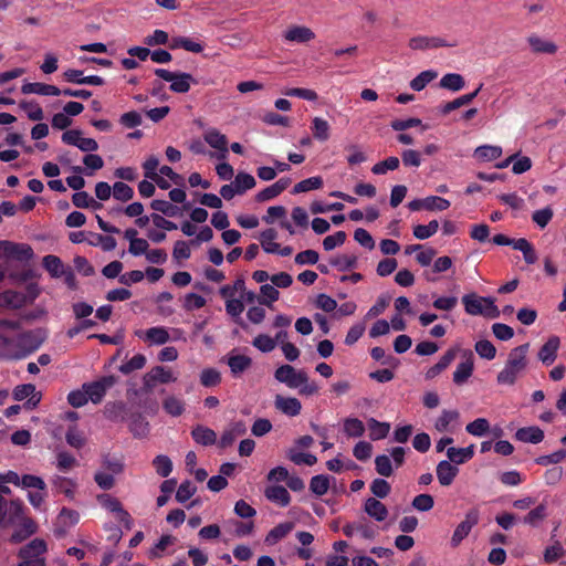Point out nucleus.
Masks as SVG:
<instances>
[{"mask_svg":"<svg viewBox=\"0 0 566 566\" xmlns=\"http://www.w3.org/2000/svg\"><path fill=\"white\" fill-rule=\"evenodd\" d=\"M530 345L523 344L510 350L504 367L496 376L499 385L513 386L525 373Z\"/></svg>","mask_w":566,"mask_h":566,"instance_id":"1","label":"nucleus"},{"mask_svg":"<svg viewBox=\"0 0 566 566\" xmlns=\"http://www.w3.org/2000/svg\"><path fill=\"white\" fill-rule=\"evenodd\" d=\"M464 310L470 315H482L489 318L500 316V310L492 297L479 296L474 293L467 294L462 297Z\"/></svg>","mask_w":566,"mask_h":566,"instance_id":"2","label":"nucleus"},{"mask_svg":"<svg viewBox=\"0 0 566 566\" xmlns=\"http://www.w3.org/2000/svg\"><path fill=\"white\" fill-rule=\"evenodd\" d=\"M13 340L7 336L0 335V355L8 359H19L31 352L39 348L40 343L34 339L32 332H25L18 336L17 344L20 348H28L27 352H23L21 354L19 353H11L10 347L12 346Z\"/></svg>","mask_w":566,"mask_h":566,"instance_id":"3","label":"nucleus"},{"mask_svg":"<svg viewBox=\"0 0 566 566\" xmlns=\"http://www.w3.org/2000/svg\"><path fill=\"white\" fill-rule=\"evenodd\" d=\"M46 552V544L43 539L34 538L29 544L20 548L18 566H44L43 554Z\"/></svg>","mask_w":566,"mask_h":566,"instance_id":"4","label":"nucleus"},{"mask_svg":"<svg viewBox=\"0 0 566 566\" xmlns=\"http://www.w3.org/2000/svg\"><path fill=\"white\" fill-rule=\"evenodd\" d=\"M159 78L170 82V91L175 93H187L191 87V83H197L190 73L170 72L165 69H156L154 72Z\"/></svg>","mask_w":566,"mask_h":566,"instance_id":"5","label":"nucleus"},{"mask_svg":"<svg viewBox=\"0 0 566 566\" xmlns=\"http://www.w3.org/2000/svg\"><path fill=\"white\" fill-rule=\"evenodd\" d=\"M23 502L19 499L10 502L0 495V526H8L15 523L23 514Z\"/></svg>","mask_w":566,"mask_h":566,"instance_id":"6","label":"nucleus"},{"mask_svg":"<svg viewBox=\"0 0 566 566\" xmlns=\"http://www.w3.org/2000/svg\"><path fill=\"white\" fill-rule=\"evenodd\" d=\"M480 512L478 509H471L465 513L464 520L455 527L450 544L458 547L460 543L470 534L471 530L479 523Z\"/></svg>","mask_w":566,"mask_h":566,"instance_id":"7","label":"nucleus"},{"mask_svg":"<svg viewBox=\"0 0 566 566\" xmlns=\"http://www.w3.org/2000/svg\"><path fill=\"white\" fill-rule=\"evenodd\" d=\"M115 381L114 376H104L98 380L84 384L82 388L86 391L88 400L93 403H99L106 395L107 389L113 387Z\"/></svg>","mask_w":566,"mask_h":566,"instance_id":"8","label":"nucleus"},{"mask_svg":"<svg viewBox=\"0 0 566 566\" xmlns=\"http://www.w3.org/2000/svg\"><path fill=\"white\" fill-rule=\"evenodd\" d=\"M275 379L287 387L296 389L306 382V373L296 370L291 365H282L275 370Z\"/></svg>","mask_w":566,"mask_h":566,"instance_id":"9","label":"nucleus"},{"mask_svg":"<svg viewBox=\"0 0 566 566\" xmlns=\"http://www.w3.org/2000/svg\"><path fill=\"white\" fill-rule=\"evenodd\" d=\"M97 500L104 509H106L109 512L115 513L117 520L120 523H124L128 530L132 527V524H133L132 516L126 510L123 509V505L118 499L105 493V494L98 495Z\"/></svg>","mask_w":566,"mask_h":566,"instance_id":"10","label":"nucleus"},{"mask_svg":"<svg viewBox=\"0 0 566 566\" xmlns=\"http://www.w3.org/2000/svg\"><path fill=\"white\" fill-rule=\"evenodd\" d=\"M0 251H2L6 256L18 261H28L33 258V250L27 243H14L2 240L0 241Z\"/></svg>","mask_w":566,"mask_h":566,"instance_id":"11","label":"nucleus"},{"mask_svg":"<svg viewBox=\"0 0 566 566\" xmlns=\"http://www.w3.org/2000/svg\"><path fill=\"white\" fill-rule=\"evenodd\" d=\"M285 42L306 44L315 39L314 31L305 25H291L282 34Z\"/></svg>","mask_w":566,"mask_h":566,"instance_id":"12","label":"nucleus"},{"mask_svg":"<svg viewBox=\"0 0 566 566\" xmlns=\"http://www.w3.org/2000/svg\"><path fill=\"white\" fill-rule=\"evenodd\" d=\"M143 380L145 390L149 391L156 386V384H168L174 381L175 378L172 373L166 367L156 366L144 376Z\"/></svg>","mask_w":566,"mask_h":566,"instance_id":"13","label":"nucleus"},{"mask_svg":"<svg viewBox=\"0 0 566 566\" xmlns=\"http://www.w3.org/2000/svg\"><path fill=\"white\" fill-rule=\"evenodd\" d=\"M463 356L464 359L457 365L453 373V382L458 386L465 384L472 376L474 369V357L472 352L467 350Z\"/></svg>","mask_w":566,"mask_h":566,"instance_id":"14","label":"nucleus"},{"mask_svg":"<svg viewBox=\"0 0 566 566\" xmlns=\"http://www.w3.org/2000/svg\"><path fill=\"white\" fill-rule=\"evenodd\" d=\"M409 48L411 50H431V49H438L442 46H451V44L447 43L443 39L438 36H424V35H418L413 36L409 40L408 43Z\"/></svg>","mask_w":566,"mask_h":566,"instance_id":"15","label":"nucleus"},{"mask_svg":"<svg viewBox=\"0 0 566 566\" xmlns=\"http://www.w3.org/2000/svg\"><path fill=\"white\" fill-rule=\"evenodd\" d=\"M560 345V339L558 336H551L547 342L541 347L538 350V359L546 366L552 365L556 357L557 352Z\"/></svg>","mask_w":566,"mask_h":566,"instance_id":"16","label":"nucleus"},{"mask_svg":"<svg viewBox=\"0 0 566 566\" xmlns=\"http://www.w3.org/2000/svg\"><path fill=\"white\" fill-rule=\"evenodd\" d=\"M128 428L134 438L142 439L149 433V422L140 412H132L128 416Z\"/></svg>","mask_w":566,"mask_h":566,"instance_id":"17","label":"nucleus"},{"mask_svg":"<svg viewBox=\"0 0 566 566\" xmlns=\"http://www.w3.org/2000/svg\"><path fill=\"white\" fill-rule=\"evenodd\" d=\"M129 413L127 405L123 401L108 402L104 410L105 417L113 422L127 421Z\"/></svg>","mask_w":566,"mask_h":566,"instance_id":"18","label":"nucleus"},{"mask_svg":"<svg viewBox=\"0 0 566 566\" xmlns=\"http://www.w3.org/2000/svg\"><path fill=\"white\" fill-rule=\"evenodd\" d=\"M280 292L279 290L271 283H265L260 287V294L255 296L253 293H250V305L258 300V302L262 305H266L269 307L279 300Z\"/></svg>","mask_w":566,"mask_h":566,"instance_id":"19","label":"nucleus"},{"mask_svg":"<svg viewBox=\"0 0 566 566\" xmlns=\"http://www.w3.org/2000/svg\"><path fill=\"white\" fill-rule=\"evenodd\" d=\"M23 94H38L43 96H59L61 95V88L55 85L44 83H24L21 87Z\"/></svg>","mask_w":566,"mask_h":566,"instance_id":"20","label":"nucleus"},{"mask_svg":"<svg viewBox=\"0 0 566 566\" xmlns=\"http://www.w3.org/2000/svg\"><path fill=\"white\" fill-rule=\"evenodd\" d=\"M482 86H483V84H480L475 91L464 94V95H461V96L457 97L455 99L448 102L444 105H441L440 109H439L440 113L442 115H447V114L451 113L452 111H455L464 105L470 104L478 96V94L482 90Z\"/></svg>","mask_w":566,"mask_h":566,"instance_id":"21","label":"nucleus"},{"mask_svg":"<svg viewBox=\"0 0 566 566\" xmlns=\"http://www.w3.org/2000/svg\"><path fill=\"white\" fill-rule=\"evenodd\" d=\"M365 513L377 522H382L388 516V510L380 501L368 497L364 504Z\"/></svg>","mask_w":566,"mask_h":566,"instance_id":"22","label":"nucleus"},{"mask_svg":"<svg viewBox=\"0 0 566 566\" xmlns=\"http://www.w3.org/2000/svg\"><path fill=\"white\" fill-rule=\"evenodd\" d=\"M275 407L286 416L295 417L301 412V402L293 397L276 396Z\"/></svg>","mask_w":566,"mask_h":566,"instance_id":"23","label":"nucleus"},{"mask_svg":"<svg viewBox=\"0 0 566 566\" xmlns=\"http://www.w3.org/2000/svg\"><path fill=\"white\" fill-rule=\"evenodd\" d=\"M22 521L12 533L10 541L12 543H21L36 532V524L31 518L20 517Z\"/></svg>","mask_w":566,"mask_h":566,"instance_id":"24","label":"nucleus"},{"mask_svg":"<svg viewBox=\"0 0 566 566\" xmlns=\"http://www.w3.org/2000/svg\"><path fill=\"white\" fill-rule=\"evenodd\" d=\"M459 470L452 465L449 461H440L437 465V478L439 483L443 486L450 485L457 476Z\"/></svg>","mask_w":566,"mask_h":566,"instance_id":"25","label":"nucleus"},{"mask_svg":"<svg viewBox=\"0 0 566 566\" xmlns=\"http://www.w3.org/2000/svg\"><path fill=\"white\" fill-rule=\"evenodd\" d=\"M455 356H457V349L451 348V349L447 350L440 357L439 361L426 371V378L427 379L436 378L440 373H442L446 368L449 367V365L454 360Z\"/></svg>","mask_w":566,"mask_h":566,"instance_id":"26","label":"nucleus"},{"mask_svg":"<svg viewBox=\"0 0 566 566\" xmlns=\"http://www.w3.org/2000/svg\"><path fill=\"white\" fill-rule=\"evenodd\" d=\"M515 438L525 443H539L544 439V431L535 426L524 427L515 432Z\"/></svg>","mask_w":566,"mask_h":566,"instance_id":"27","label":"nucleus"},{"mask_svg":"<svg viewBox=\"0 0 566 566\" xmlns=\"http://www.w3.org/2000/svg\"><path fill=\"white\" fill-rule=\"evenodd\" d=\"M191 437L197 443L205 447L212 446L217 441L216 432L212 429L201 424H198L192 429Z\"/></svg>","mask_w":566,"mask_h":566,"instance_id":"28","label":"nucleus"},{"mask_svg":"<svg viewBox=\"0 0 566 566\" xmlns=\"http://www.w3.org/2000/svg\"><path fill=\"white\" fill-rule=\"evenodd\" d=\"M474 455V446L471 444L467 448H449L447 450V457L450 463L454 462L455 464H462L469 460H471Z\"/></svg>","mask_w":566,"mask_h":566,"instance_id":"29","label":"nucleus"},{"mask_svg":"<svg viewBox=\"0 0 566 566\" xmlns=\"http://www.w3.org/2000/svg\"><path fill=\"white\" fill-rule=\"evenodd\" d=\"M265 496L268 500L279 504L280 506H287L291 501L290 493L282 485H271L266 488Z\"/></svg>","mask_w":566,"mask_h":566,"instance_id":"30","label":"nucleus"},{"mask_svg":"<svg viewBox=\"0 0 566 566\" xmlns=\"http://www.w3.org/2000/svg\"><path fill=\"white\" fill-rule=\"evenodd\" d=\"M367 426L369 429V437L374 441L385 439L390 431V423L380 422L375 418L368 419Z\"/></svg>","mask_w":566,"mask_h":566,"instance_id":"31","label":"nucleus"},{"mask_svg":"<svg viewBox=\"0 0 566 566\" xmlns=\"http://www.w3.org/2000/svg\"><path fill=\"white\" fill-rule=\"evenodd\" d=\"M42 264L52 277H61L63 271L66 269L62 260L53 254L45 255L42 260Z\"/></svg>","mask_w":566,"mask_h":566,"instance_id":"32","label":"nucleus"},{"mask_svg":"<svg viewBox=\"0 0 566 566\" xmlns=\"http://www.w3.org/2000/svg\"><path fill=\"white\" fill-rule=\"evenodd\" d=\"M439 85L444 90L458 92L464 87L465 82L461 74L448 73L441 77Z\"/></svg>","mask_w":566,"mask_h":566,"instance_id":"33","label":"nucleus"},{"mask_svg":"<svg viewBox=\"0 0 566 566\" xmlns=\"http://www.w3.org/2000/svg\"><path fill=\"white\" fill-rule=\"evenodd\" d=\"M294 527V524L292 522H285L276 525L274 528H272L266 537L265 542L269 545H273L284 538Z\"/></svg>","mask_w":566,"mask_h":566,"instance_id":"34","label":"nucleus"},{"mask_svg":"<svg viewBox=\"0 0 566 566\" xmlns=\"http://www.w3.org/2000/svg\"><path fill=\"white\" fill-rule=\"evenodd\" d=\"M528 44L535 53L554 54L557 51L555 43L544 40L539 36L532 35L527 39Z\"/></svg>","mask_w":566,"mask_h":566,"instance_id":"35","label":"nucleus"},{"mask_svg":"<svg viewBox=\"0 0 566 566\" xmlns=\"http://www.w3.org/2000/svg\"><path fill=\"white\" fill-rule=\"evenodd\" d=\"M502 148L500 146L483 145L475 149L474 156L482 161H491L500 158Z\"/></svg>","mask_w":566,"mask_h":566,"instance_id":"36","label":"nucleus"},{"mask_svg":"<svg viewBox=\"0 0 566 566\" xmlns=\"http://www.w3.org/2000/svg\"><path fill=\"white\" fill-rule=\"evenodd\" d=\"M514 249L523 253L524 261L527 264H534L537 261V254L534 250V247L526 239H516Z\"/></svg>","mask_w":566,"mask_h":566,"instance_id":"37","label":"nucleus"},{"mask_svg":"<svg viewBox=\"0 0 566 566\" xmlns=\"http://www.w3.org/2000/svg\"><path fill=\"white\" fill-rule=\"evenodd\" d=\"M438 76V73L432 70H427L418 74L410 82V87L416 91H422L430 82H432Z\"/></svg>","mask_w":566,"mask_h":566,"instance_id":"38","label":"nucleus"},{"mask_svg":"<svg viewBox=\"0 0 566 566\" xmlns=\"http://www.w3.org/2000/svg\"><path fill=\"white\" fill-rule=\"evenodd\" d=\"M145 338L153 344L164 345L169 340V334L165 327H150L145 332Z\"/></svg>","mask_w":566,"mask_h":566,"instance_id":"39","label":"nucleus"},{"mask_svg":"<svg viewBox=\"0 0 566 566\" xmlns=\"http://www.w3.org/2000/svg\"><path fill=\"white\" fill-rule=\"evenodd\" d=\"M224 533L229 535V538L243 537L248 535V523L230 520L224 524Z\"/></svg>","mask_w":566,"mask_h":566,"instance_id":"40","label":"nucleus"},{"mask_svg":"<svg viewBox=\"0 0 566 566\" xmlns=\"http://www.w3.org/2000/svg\"><path fill=\"white\" fill-rule=\"evenodd\" d=\"M344 432L350 438H359L365 432V426L357 418H346L344 420Z\"/></svg>","mask_w":566,"mask_h":566,"instance_id":"41","label":"nucleus"},{"mask_svg":"<svg viewBox=\"0 0 566 566\" xmlns=\"http://www.w3.org/2000/svg\"><path fill=\"white\" fill-rule=\"evenodd\" d=\"M490 430V422L485 418H478L465 427V431L474 437H483Z\"/></svg>","mask_w":566,"mask_h":566,"instance_id":"42","label":"nucleus"},{"mask_svg":"<svg viewBox=\"0 0 566 566\" xmlns=\"http://www.w3.org/2000/svg\"><path fill=\"white\" fill-rule=\"evenodd\" d=\"M312 123L313 136L319 142L327 140L329 138V124L327 120L321 117H314Z\"/></svg>","mask_w":566,"mask_h":566,"instance_id":"43","label":"nucleus"},{"mask_svg":"<svg viewBox=\"0 0 566 566\" xmlns=\"http://www.w3.org/2000/svg\"><path fill=\"white\" fill-rule=\"evenodd\" d=\"M276 232L273 229H268L261 233L260 242L262 248L268 253H275L279 251L280 244L275 242Z\"/></svg>","mask_w":566,"mask_h":566,"instance_id":"44","label":"nucleus"},{"mask_svg":"<svg viewBox=\"0 0 566 566\" xmlns=\"http://www.w3.org/2000/svg\"><path fill=\"white\" fill-rule=\"evenodd\" d=\"M343 532L348 537L353 536L355 533H360L365 538H371L374 537L375 534L374 530L370 526L365 525L360 522L346 524L343 527Z\"/></svg>","mask_w":566,"mask_h":566,"instance_id":"45","label":"nucleus"},{"mask_svg":"<svg viewBox=\"0 0 566 566\" xmlns=\"http://www.w3.org/2000/svg\"><path fill=\"white\" fill-rule=\"evenodd\" d=\"M146 365V357L143 354L134 355L129 360L119 366V371L129 375L135 370L142 369Z\"/></svg>","mask_w":566,"mask_h":566,"instance_id":"46","label":"nucleus"},{"mask_svg":"<svg viewBox=\"0 0 566 566\" xmlns=\"http://www.w3.org/2000/svg\"><path fill=\"white\" fill-rule=\"evenodd\" d=\"M164 410L172 417L180 416L185 410V403L175 396L167 397L163 402Z\"/></svg>","mask_w":566,"mask_h":566,"instance_id":"47","label":"nucleus"},{"mask_svg":"<svg viewBox=\"0 0 566 566\" xmlns=\"http://www.w3.org/2000/svg\"><path fill=\"white\" fill-rule=\"evenodd\" d=\"M205 139L212 148L227 151V138L220 132L211 129L206 133Z\"/></svg>","mask_w":566,"mask_h":566,"instance_id":"48","label":"nucleus"},{"mask_svg":"<svg viewBox=\"0 0 566 566\" xmlns=\"http://www.w3.org/2000/svg\"><path fill=\"white\" fill-rule=\"evenodd\" d=\"M439 229L437 220L430 221L428 224H418L413 227V235L419 240H426L432 237Z\"/></svg>","mask_w":566,"mask_h":566,"instance_id":"49","label":"nucleus"},{"mask_svg":"<svg viewBox=\"0 0 566 566\" xmlns=\"http://www.w3.org/2000/svg\"><path fill=\"white\" fill-rule=\"evenodd\" d=\"M150 208L158 211L167 217H176L179 208L167 200L155 199L150 202Z\"/></svg>","mask_w":566,"mask_h":566,"instance_id":"50","label":"nucleus"},{"mask_svg":"<svg viewBox=\"0 0 566 566\" xmlns=\"http://www.w3.org/2000/svg\"><path fill=\"white\" fill-rule=\"evenodd\" d=\"M113 196L116 200L126 202L133 199L134 189L123 181H116L113 186Z\"/></svg>","mask_w":566,"mask_h":566,"instance_id":"51","label":"nucleus"},{"mask_svg":"<svg viewBox=\"0 0 566 566\" xmlns=\"http://www.w3.org/2000/svg\"><path fill=\"white\" fill-rule=\"evenodd\" d=\"M459 412L457 410H442L441 415L438 417V419L434 422V428L443 432L448 430L449 424L452 421H455L459 418Z\"/></svg>","mask_w":566,"mask_h":566,"instance_id":"52","label":"nucleus"},{"mask_svg":"<svg viewBox=\"0 0 566 566\" xmlns=\"http://www.w3.org/2000/svg\"><path fill=\"white\" fill-rule=\"evenodd\" d=\"M153 465H154L157 474L163 478H167L172 471L171 460L167 455H164V454L157 455L153 460Z\"/></svg>","mask_w":566,"mask_h":566,"instance_id":"53","label":"nucleus"},{"mask_svg":"<svg viewBox=\"0 0 566 566\" xmlns=\"http://www.w3.org/2000/svg\"><path fill=\"white\" fill-rule=\"evenodd\" d=\"M331 264L336 266L339 271H348L356 268L357 256L354 254L337 255L332 259Z\"/></svg>","mask_w":566,"mask_h":566,"instance_id":"54","label":"nucleus"},{"mask_svg":"<svg viewBox=\"0 0 566 566\" xmlns=\"http://www.w3.org/2000/svg\"><path fill=\"white\" fill-rule=\"evenodd\" d=\"M102 467L105 471L114 475L122 473L125 465L122 459L106 454L102 459Z\"/></svg>","mask_w":566,"mask_h":566,"instance_id":"55","label":"nucleus"},{"mask_svg":"<svg viewBox=\"0 0 566 566\" xmlns=\"http://www.w3.org/2000/svg\"><path fill=\"white\" fill-rule=\"evenodd\" d=\"M20 107L27 113L31 120H42L44 117L43 109L36 102L22 101Z\"/></svg>","mask_w":566,"mask_h":566,"instance_id":"56","label":"nucleus"},{"mask_svg":"<svg viewBox=\"0 0 566 566\" xmlns=\"http://www.w3.org/2000/svg\"><path fill=\"white\" fill-rule=\"evenodd\" d=\"M322 186L323 179L321 177H311L296 184L293 188V193H301L314 189H319Z\"/></svg>","mask_w":566,"mask_h":566,"instance_id":"57","label":"nucleus"},{"mask_svg":"<svg viewBox=\"0 0 566 566\" xmlns=\"http://www.w3.org/2000/svg\"><path fill=\"white\" fill-rule=\"evenodd\" d=\"M547 516V507L544 503L537 505L535 509L531 510L527 515L524 516V523L530 524L532 526L537 525Z\"/></svg>","mask_w":566,"mask_h":566,"instance_id":"58","label":"nucleus"},{"mask_svg":"<svg viewBox=\"0 0 566 566\" xmlns=\"http://www.w3.org/2000/svg\"><path fill=\"white\" fill-rule=\"evenodd\" d=\"M228 365L233 376H239L245 369H248V356L230 355L228 358Z\"/></svg>","mask_w":566,"mask_h":566,"instance_id":"59","label":"nucleus"},{"mask_svg":"<svg viewBox=\"0 0 566 566\" xmlns=\"http://www.w3.org/2000/svg\"><path fill=\"white\" fill-rule=\"evenodd\" d=\"M329 488V479L326 475L319 474L312 478L310 483L311 491L321 496L324 495Z\"/></svg>","mask_w":566,"mask_h":566,"instance_id":"60","label":"nucleus"},{"mask_svg":"<svg viewBox=\"0 0 566 566\" xmlns=\"http://www.w3.org/2000/svg\"><path fill=\"white\" fill-rule=\"evenodd\" d=\"M474 348L481 358L491 360L496 356V348L490 340H479L476 342Z\"/></svg>","mask_w":566,"mask_h":566,"instance_id":"61","label":"nucleus"},{"mask_svg":"<svg viewBox=\"0 0 566 566\" xmlns=\"http://www.w3.org/2000/svg\"><path fill=\"white\" fill-rule=\"evenodd\" d=\"M399 159L398 157H388L387 159L379 161L375 164L371 168V171L375 175H385L388 170H395L399 167Z\"/></svg>","mask_w":566,"mask_h":566,"instance_id":"62","label":"nucleus"},{"mask_svg":"<svg viewBox=\"0 0 566 566\" xmlns=\"http://www.w3.org/2000/svg\"><path fill=\"white\" fill-rule=\"evenodd\" d=\"M221 381L220 373L214 368H206L200 374V382L203 387H214Z\"/></svg>","mask_w":566,"mask_h":566,"instance_id":"63","label":"nucleus"},{"mask_svg":"<svg viewBox=\"0 0 566 566\" xmlns=\"http://www.w3.org/2000/svg\"><path fill=\"white\" fill-rule=\"evenodd\" d=\"M77 464L74 455L66 451H61L56 455V467L61 472H67Z\"/></svg>","mask_w":566,"mask_h":566,"instance_id":"64","label":"nucleus"}]
</instances>
